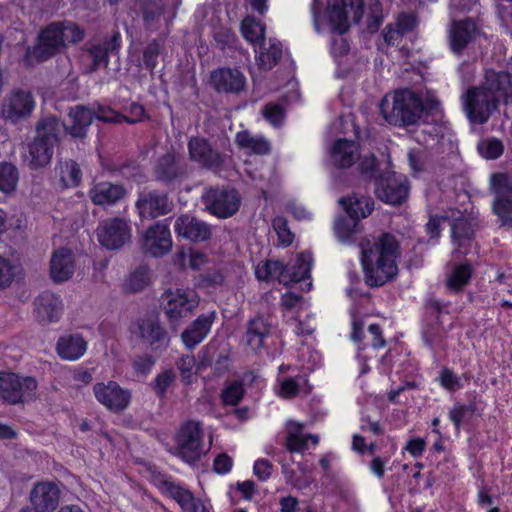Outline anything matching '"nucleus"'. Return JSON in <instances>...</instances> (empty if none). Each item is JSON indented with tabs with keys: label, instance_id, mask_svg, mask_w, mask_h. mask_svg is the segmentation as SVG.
Returning a JSON list of instances; mask_svg holds the SVG:
<instances>
[{
	"label": "nucleus",
	"instance_id": "obj_45",
	"mask_svg": "<svg viewBox=\"0 0 512 512\" xmlns=\"http://www.w3.org/2000/svg\"><path fill=\"white\" fill-rule=\"evenodd\" d=\"M151 282L150 270L147 266L141 265L136 268L126 279L124 290L130 293L143 291Z\"/></svg>",
	"mask_w": 512,
	"mask_h": 512
},
{
	"label": "nucleus",
	"instance_id": "obj_3",
	"mask_svg": "<svg viewBox=\"0 0 512 512\" xmlns=\"http://www.w3.org/2000/svg\"><path fill=\"white\" fill-rule=\"evenodd\" d=\"M363 7V0H332L329 4L328 17L333 34L331 54L338 62L350 49L343 35L349 30L350 22H360L364 12Z\"/></svg>",
	"mask_w": 512,
	"mask_h": 512
},
{
	"label": "nucleus",
	"instance_id": "obj_30",
	"mask_svg": "<svg viewBox=\"0 0 512 512\" xmlns=\"http://www.w3.org/2000/svg\"><path fill=\"white\" fill-rule=\"evenodd\" d=\"M161 489L180 505L183 512H209L204 504L196 499L189 490L170 480H162Z\"/></svg>",
	"mask_w": 512,
	"mask_h": 512
},
{
	"label": "nucleus",
	"instance_id": "obj_55",
	"mask_svg": "<svg viewBox=\"0 0 512 512\" xmlns=\"http://www.w3.org/2000/svg\"><path fill=\"white\" fill-rule=\"evenodd\" d=\"M244 388L240 381L230 383L221 394V399L225 405L236 406L243 398Z\"/></svg>",
	"mask_w": 512,
	"mask_h": 512
},
{
	"label": "nucleus",
	"instance_id": "obj_6",
	"mask_svg": "<svg viewBox=\"0 0 512 512\" xmlns=\"http://www.w3.org/2000/svg\"><path fill=\"white\" fill-rule=\"evenodd\" d=\"M68 116L71 124L66 128V133L77 139H84L87 136L88 128L95 118L105 123H121L124 119V115L102 105H98L96 110L77 105L70 109Z\"/></svg>",
	"mask_w": 512,
	"mask_h": 512
},
{
	"label": "nucleus",
	"instance_id": "obj_24",
	"mask_svg": "<svg viewBox=\"0 0 512 512\" xmlns=\"http://www.w3.org/2000/svg\"><path fill=\"white\" fill-rule=\"evenodd\" d=\"M65 48L66 45L56 21L50 23L41 31L35 54L39 59L47 60L61 53Z\"/></svg>",
	"mask_w": 512,
	"mask_h": 512
},
{
	"label": "nucleus",
	"instance_id": "obj_56",
	"mask_svg": "<svg viewBox=\"0 0 512 512\" xmlns=\"http://www.w3.org/2000/svg\"><path fill=\"white\" fill-rule=\"evenodd\" d=\"M16 266L8 258L0 256V290L8 288L15 278Z\"/></svg>",
	"mask_w": 512,
	"mask_h": 512
},
{
	"label": "nucleus",
	"instance_id": "obj_11",
	"mask_svg": "<svg viewBox=\"0 0 512 512\" xmlns=\"http://www.w3.org/2000/svg\"><path fill=\"white\" fill-rule=\"evenodd\" d=\"M121 46V34L113 31L110 36L103 39H92L82 47L83 56L90 61L86 66L87 73H93L106 68L109 64V56L117 54Z\"/></svg>",
	"mask_w": 512,
	"mask_h": 512
},
{
	"label": "nucleus",
	"instance_id": "obj_60",
	"mask_svg": "<svg viewBox=\"0 0 512 512\" xmlns=\"http://www.w3.org/2000/svg\"><path fill=\"white\" fill-rule=\"evenodd\" d=\"M263 116L272 125L279 126L284 119V110L278 104H268L263 108Z\"/></svg>",
	"mask_w": 512,
	"mask_h": 512
},
{
	"label": "nucleus",
	"instance_id": "obj_7",
	"mask_svg": "<svg viewBox=\"0 0 512 512\" xmlns=\"http://www.w3.org/2000/svg\"><path fill=\"white\" fill-rule=\"evenodd\" d=\"M189 174V164L182 155L173 150L157 157L152 167L153 179L169 189H175Z\"/></svg>",
	"mask_w": 512,
	"mask_h": 512
},
{
	"label": "nucleus",
	"instance_id": "obj_52",
	"mask_svg": "<svg viewBox=\"0 0 512 512\" xmlns=\"http://www.w3.org/2000/svg\"><path fill=\"white\" fill-rule=\"evenodd\" d=\"M477 150L486 159H497L503 154L504 145L501 140L492 137L479 141Z\"/></svg>",
	"mask_w": 512,
	"mask_h": 512
},
{
	"label": "nucleus",
	"instance_id": "obj_26",
	"mask_svg": "<svg viewBox=\"0 0 512 512\" xmlns=\"http://www.w3.org/2000/svg\"><path fill=\"white\" fill-rule=\"evenodd\" d=\"M431 310L430 316L426 321L423 330L422 337L425 344L434 349L441 345L445 338V330L439 321L440 313L442 312L443 305L436 299H431L427 304Z\"/></svg>",
	"mask_w": 512,
	"mask_h": 512
},
{
	"label": "nucleus",
	"instance_id": "obj_29",
	"mask_svg": "<svg viewBox=\"0 0 512 512\" xmlns=\"http://www.w3.org/2000/svg\"><path fill=\"white\" fill-rule=\"evenodd\" d=\"M34 306L36 319L41 324L58 321L63 309L60 297L47 291L35 299Z\"/></svg>",
	"mask_w": 512,
	"mask_h": 512
},
{
	"label": "nucleus",
	"instance_id": "obj_5",
	"mask_svg": "<svg viewBox=\"0 0 512 512\" xmlns=\"http://www.w3.org/2000/svg\"><path fill=\"white\" fill-rule=\"evenodd\" d=\"M38 383L34 377L0 371V401L7 405H23L37 398Z\"/></svg>",
	"mask_w": 512,
	"mask_h": 512
},
{
	"label": "nucleus",
	"instance_id": "obj_28",
	"mask_svg": "<svg viewBox=\"0 0 512 512\" xmlns=\"http://www.w3.org/2000/svg\"><path fill=\"white\" fill-rule=\"evenodd\" d=\"M171 247L172 240L167 225L158 222L147 230L144 238V248L152 256H162L166 254Z\"/></svg>",
	"mask_w": 512,
	"mask_h": 512
},
{
	"label": "nucleus",
	"instance_id": "obj_54",
	"mask_svg": "<svg viewBox=\"0 0 512 512\" xmlns=\"http://www.w3.org/2000/svg\"><path fill=\"white\" fill-rule=\"evenodd\" d=\"M175 378L176 376L173 370H164L156 376L151 387L159 398H163L166 395L168 388L175 381Z\"/></svg>",
	"mask_w": 512,
	"mask_h": 512
},
{
	"label": "nucleus",
	"instance_id": "obj_36",
	"mask_svg": "<svg viewBox=\"0 0 512 512\" xmlns=\"http://www.w3.org/2000/svg\"><path fill=\"white\" fill-rule=\"evenodd\" d=\"M86 348L87 343L79 334L63 336L57 342V353L64 360L79 359L85 353Z\"/></svg>",
	"mask_w": 512,
	"mask_h": 512
},
{
	"label": "nucleus",
	"instance_id": "obj_4",
	"mask_svg": "<svg viewBox=\"0 0 512 512\" xmlns=\"http://www.w3.org/2000/svg\"><path fill=\"white\" fill-rule=\"evenodd\" d=\"M384 119L394 126H410L418 123L424 113L422 99L409 89L398 90L390 103L385 97L380 104Z\"/></svg>",
	"mask_w": 512,
	"mask_h": 512
},
{
	"label": "nucleus",
	"instance_id": "obj_49",
	"mask_svg": "<svg viewBox=\"0 0 512 512\" xmlns=\"http://www.w3.org/2000/svg\"><path fill=\"white\" fill-rule=\"evenodd\" d=\"M19 180L18 169L11 163H0V190L9 193L15 190Z\"/></svg>",
	"mask_w": 512,
	"mask_h": 512
},
{
	"label": "nucleus",
	"instance_id": "obj_13",
	"mask_svg": "<svg viewBox=\"0 0 512 512\" xmlns=\"http://www.w3.org/2000/svg\"><path fill=\"white\" fill-rule=\"evenodd\" d=\"M202 201L212 215L225 219L237 213L241 197L234 188L216 186L205 189Z\"/></svg>",
	"mask_w": 512,
	"mask_h": 512
},
{
	"label": "nucleus",
	"instance_id": "obj_20",
	"mask_svg": "<svg viewBox=\"0 0 512 512\" xmlns=\"http://www.w3.org/2000/svg\"><path fill=\"white\" fill-rule=\"evenodd\" d=\"M487 94L493 96L499 104H512V76L506 71H485L484 80L478 85Z\"/></svg>",
	"mask_w": 512,
	"mask_h": 512
},
{
	"label": "nucleus",
	"instance_id": "obj_59",
	"mask_svg": "<svg viewBox=\"0 0 512 512\" xmlns=\"http://www.w3.org/2000/svg\"><path fill=\"white\" fill-rule=\"evenodd\" d=\"M360 173L370 180L376 182L381 174L377 168L376 158L374 156L364 157L359 164Z\"/></svg>",
	"mask_w": 512,
	"mask_h": 512
},
{
	"label": "nucleus",
	"instance_id": "obj_33",
	"mask_svg": "<svg viewBox=\"0 0 512 512\" xmlns=\"http://www.w3.org/2000/svg\"><path fill=\"white\" fill-rule=\"evenodd\" d=\"M88 194L95 205H113L125 197L126 189L120 184L99 182L89 190Z\"/></svg>",
	"mask_w": 512,
	"mask_h": 512
},
{
	"label": "nucleus",
	"instance_id": "obj_9",
	"mask_svg": "<svg viewBox=\"0 0 512 512\" xmlns=\"http://www.w3.org/2000/svg\"><path fill=\"white\" fill-rule=\"evenodd\" d=\"M493 213L498 217L500 227L512 230V175L495 173L490 177Z\"/></svg>",
	"mask_w": 512,
	"mask_h": 512
},
{
	"label": "nucleus",
	"instance_id": "obj_46",
	"mask_svg": "<svg viewBox=\"0 0 512 512\" xmlns=\"http://www.w3.org/2000/svg\"><path fill=\"white\" fill-rule=\"evenodd\" d=\"M262 51L259 55V65L264 70L272 69L282 57L281 44L276 40H269V47L260 44Z\"/></svg>",
	"mask_w": 512,
	"mask_h": 512
},
{
	"label": "nucleus",
	"instance_id": "obj_61",
	"mask_svg": "<svg viewBox=\"0 0 512 512\" xmlns=\"http://www.w3.org/2000/svg\"><path fill=\"white\" fill-rule=\"evenodd\" d=\"M114 171H117L122 177L130 179L135 178L140 173V167L133 160H127L120 164H114Z\"/></svg>",
	"mask_w": 512,
	"mask_h": 512
},
{
	"label": "nucleus",
	"instance_id": "obj_17",
	"mask_svg": "<svg viewBox=\"0 0 512 512\" xmlns=\"http://www.w3.org/2000/svg\"><path fill=\"white\" fill-rule=\"evenodd\" d=\"M132 332L153 350H163L169 346L170 337L157 317L139 318Z\"/></svg>",
	"mask_w": 512,
	"mask_h": 512
},
{
	"label": "nucleus",
	"instance_id": "obj_40",
	"mask_svg": "<svg viewBox=\"0 0 512 512\" xmlns=\"http://www.w3.org/2000/svg\"><path fill=\"white\" fill-rule=\"evenodd\" d=\"M235 142L241 149L249 150L251 153L258 155L268 154L271 150V145L265 137L252 135L247 130L238 132Z\"/></svg>",
	"mask_w": 512,
	"mask_h": 512
},
{
	"label": "nucleus",
	"instance_id": "obj_43",
	"mask_svg": "<svg viewBox=\"0 0 512 512\" xmlns=\"http://www.w3.org/2000/svg\"><path fill=\"white\" fill-rule=\"evenodd\" d=\"M165 11L163 0H145L141 5L143 23L146 30L156 31Z\"/></svg>",
	"mask_w": 512,
	"mask_h": 512
},
{
	"label": "nucleus",
	"instance_id": "obj_14",
	"mask_svg": "<svg viewBox=\"0 0 512 512\" xmlns=\"http://www.w3.org/2000/svg\"><path fill=\"white\" fill-rule=\"evenodd\" d=\"M198 306V300L194 292L176 289L168 290L161 297L160 307L164 311L170 326L176 331V322L190 315Z\"/></svg>",
	"mask_w": 512,
	"mask_h": 512
},
{
	"label": "nucleus",
	"instance_id": "obj_42",
	"mask_svg": "<svg viewBox=\"0 0 512 512\" xmlns=\"http://www.w3.org/2000/svg\"><path fill=\"white\" fill-rule=\"evenodd\" d=\"M339 204L344 208L347 215L359 221L369 216L374 209V201L371 198H341Z\"/></svg>",
	"mask_w": 512,
	"mask_h": 512
},
{
	"label": "nucleus",
	"instance_id": "obj_8",
	"mask_svg": "<svg viewBox=\"0 0 512 512\" xmlns=\"http://www.w3.org/2000/svg\"><path fill=\"white\" fill-rule=\"evenodd\" d=\"M189 159L201 169L219 174L228 167L231 155L214 147L208 139L191 137L187 144Z\"/></svg>",
	"mask_w": 512,
	"mask_h": 512
},
{
	"label": "nucleus",
	"instance_id": "obj_25",
	"mask_svg": "<svg viewBox=\"0 0 512 512\" xmlns=\"http://www.w3.org/2000/svg\"><path fill=\"white\" fill-rule=\"evenodd\" d=\"M174 229L178 236L192 242L207 241L211 237L210 226L188 214L180 215L176 219Z\"/></svg>",
	"mask_w": 512,
	"mask_h": 512
},
{
	"label": "nucleus",
	"instance_id": "obj_35",
	"mask_svg": "<svg viewBox=\"0 0 512 512\" xmlns=\"http://www.w3.org/2000/svg\"><path fill=\"white\" fill-rule=\"evenodd\" d=\"M331 160L338 168H348L359 159V146L355 141L338 139L331 149Z\"/></svg>",
	"mask_w": 512,
	"mask_h": 512
},
{
	"label": "nucleus",
	"instance_id": "obj_21",
	"mask_svg": "<svg viewBox=\"0 0 512 512\" xmlns=\"http://www.w3.org/2000/svg\"><path fill=\"white\" fill-rule=\"evenodd\" d=\"M209 83L218 93L239 94L245 89L246 79L238 69L222 67L210 73Z\"/></svg>",
	"mask_w": 512,
	"mask_h": 512
},
{
	"label": "nucleus",
	"instance_id": "obj_39",
	"mask_svg": "<svg viewBox=\"0 0 512 512\" xmlns=\"http://www.w3.org/2000/svg\"><path fill=\"white\" fill-rule=\"evenodd\" d=\"M473 268L469 263L456 264L446 277V287L449 291L459 293L470 283Z\"/></svg>",
	"mask_w": 512,
	"mask_h": 512
},
{
	"label": "nucleus",
	"instance_id": "obj_41",
	"mask_svg": "<svg viewBox=\"0 0 512 512\" xmlns=\"http://www.w3.org/2000/svg\"><path fill=\"white\" fill-rule=\"evenodd\" d=\"M450 226L454 243L461 246L463 241L471 240L474 237L477 222L472 217L460 215L451 220Z\"/></svg>",
	"mask_w": 512,
	"mask_h": 512
},
{
	"label": "nucleus",
	"instance_id": "obj_44",
	"mask_svg": "<svg viewBox=\"0 0 512 512\" xmlns=\"http://www.w3.org/2000/svg\"><path fill=\"white\" fill-rule=\"evenodd\" d=\"M477 412V406L474 402L469 404L455 403L449 411V419L454 424L455 430L460 431L461 426L470 423Z\"/></svg>",
	"mask_w": 512,
	"mask_h": 512
},
{
	"label": "nucleus",
	"instance_id": "obj_18",
	"mask_svg": "<svg viewBox=\"0 0 512 512\" xmlns=\"http://www.w3.org/2000/svg\"><path fill=\"white\" fill-rule=\"evenodd\" d=\"M174 207L168 194L159 190L144 191L139 194L136 208L141 218L154 219L167 215Z\"/></svg>",
	"mask_w": 512,
	"mask_h": 512
},
{
	"label": "nucleus",
	"instance_id": "obj_23",
	"mask_svg": "<svg viewBox=\"0 0 512 512\" xmlns=\"http://www.w3.org/2000/svg\"><path fill=\"white\" fill-rule=\"evenodd\" d=\"M478 32L477 24L472 18L453 21L448 35L451 51L461 55Z\"/></svg>",
	"mask_w": 512,
	"mask_h": 512
},
{
	"label": "nucleus",
	"instance_id": "obj_62",
	"mask_svg": "<svg viewBox=\"0 0 512 512\" xmlns=\"http://www.w3.org/2000/svg\"><path fill=\"white\" fill-rule=\"evenodd\" d=\"M418 23L417 15L414 13H401L397 18V29L404 35L412 31Z\"/></svg>",
	"mask_w": 512,
	"mask_h": 512
},
{
	"label": "nucleus",
	"instance_id": "obj_38",
	"mask_svg": "<svg viewBox=\"0 0 512 512\" xmlns=\"http://www.w3.org/2000/svg\"><path fill=\"white\" fill-rule=\"evenodd\" d=\"M312 255L310 252L300 253L293 264L285 266L288 276V285L298 283L310 278Z\"/></svg>",
	"mask_w": 512,
	"mask_h": 512
},
{
	"label": "nucleus",
	"instance_id": "obj_57",
	"mask_svg": "<svg viewBox=\"0 0 512 512\" xmlns=\"http://www.w3.org/2000/svg\"><path fill=\"white\" fill-rule=\"evenodd\" d=\"M195 365L196 359L193 355H183L176 362V367L180 371L182 381L185 384H190L192 382Z\"/></svg>",
	"mask_w": 512,
	"mask_h": 512
},
{
	"label": "nucleus",
	"instance_id": "obj_16",
	"mask_svg": "<svg viewBox=\"0 0 512 512\" xmlns=\"http://www.w3.org/2000/svg\"><path fill=\"white\" fill-rule=\"evenodd\" d=\"M97 236L103 247L109 250H117L130 242L131 226L124 218H110L98 226Z\"/></svg>",
	"mask_w": 512,
	"mask_h": 512
},
{
	"label": "nucleus",
	"instance_id": "obj_37",
	"mask_svg": "<svg viewBox=\"0 0 512 512\" xmlns=\"http://www.w3.org/2000/svg\"><path fill=\"white\" fill-rule=\"evenodd\" d=\"M303 425L295 422L289 424L288 433L285 439V447L289 452H303L308 448V441L311 440L314 445L318 444L317 435H303Z\"/></svg>",
	"mask_w": 512,
	"mask_h": 512
},
{
	"label": "nucleus",
	"instance_id": "obj_51",
	"mask_svg": "<svg viewBox=\"0 0 512 512\" xmlns=\"http://www.w3.org/2000/svg\"><path fill=\"white\" fill-rule=\"evenodd\" d=\"M62 33L65 45L77 44L85 37V30L73 21H57Z\"/></svg>",
	"mask_w": 512,
	"mask_h": 512
},
{
	"label": "nucleus",
	"instance_id": "obj_1",
	"mask_svg": "<svg viewBox=\"0 0 512 512\" xmlns=\"http://www.w3.org/2000/svg\"><path fill=\"white\" fill-rule=\"evenodd\" d=\"M365 282L370 287H380L398 274L396 259L399 244L394 235L383 233L373 241L364 239L359 243Z\"/></svg>",
	"mask_w": 512,
	"mask_h": 512
},
{
	"label": "nucleus",
	"instance_id": "obj_31",
	"mask_svg": "<svg viewBox=\"0 0 512 512\" xmlns=\"http://www.w3.org/2000/svg\"><path fill=\"white\" fill-rule=\"evenodd\" d=\"M75 271L74 256L70 249L60 248L53 252L50 260V276L55 283L69 280Z\"/></svg>",
	"mask_w": 512,
	"mask_h": 512
},
{
	"label": "nucleus",
	"instance_id": "obj_19",
	"mask_svg": "<svg viewBox=\"0 0 512 512\" xmlns=\"http://www.w3.org/2000/svg\"><path fill=\"white\" fill-rule=\"evenodd\" d=\"M93 391L96 399L114 413L125 410L131 401L130 391L123 389L115 381H109L106 384L96 383Z\"/></svg>",
	"mask_w": 512,
	"mask_h": 512
},
{
	"label": "nucleus",
	"instance_id": "obj_22",
	"mask_svg": "<svg viewBox=\"0 0 512 512\" xmlns=\"http://www.w3.org/2000/svg\"><path fill=\"white\" fill-rule=\"evenodd\" d=\"M33 512H54L60 501V489L52 482H39L30 491Z\"/></svg>",
	"mask_w": 512,
	"mask_h": 512
},
{
	"label": "nucleus",
	"instance_id": "obj_32",
	"mask_svg": "<svg viewBox=\"0 0 512 512\" xmlns=\"http://www.w3.org/2000/svg\"><path fill=\"white\" fill-rule=\"evenodd\" d=\"M215 320V312L201 314L181 334V340L186 348L193 349L208 335Z\"/></svg>",
	"mask_w": 512,
	"mask_h": 512
},
{
	"label": "nucleus",
	"instance_id": "obj_48",
	"mask_svg": "<svg viewBox=\"0 0 512 512\" xmlns=\"http://www.w3.org/2000/svg\"><path fill=\"white\" fill-rule=\"evenodd\" d=\"M358 223L359 221L348 215L338 219L334 226L338 239L343 243L352 242L354 235L358 232Z\"/></svg>",
	"mask_w": 512,
	"mask_h": 512
},
{
	"label": "nucleus",
	"instance_id": "obj_34",
	"mask_svg": "<svg viewBox=\"0 0 512 512\" xmlns=\"http://www.w3.org/2000/svg\"><path fill=\"white\" fill-rule=\"evenodd\" d=\"M272 329L270 317L257 315L250 319L247 324V331L244 336L245 342L253 350L263 347L264 339L269 336Z\"/></svg>",
	"mask_w": 512,
	"mask_h": 512
},
{
	"label": "nucleus",
	"instance_id": "obj_2",
	"mask_svg": "<svg viewBox=\"0 0 512 512\" xmlns=\"http://www.w3.org/2000/svg\"><path fill=\"white\" fill-rule=\"evenodd\" d=\"M68 125H65L56 116L41 118L35 127L36 135L27 144L26 152L23 153V161L33 170L46 167L50 164L55 146L60 142V135L66 132Z\"/></svg>",
	"mask_w": 512,
	"mask_h": 512
},
{
	"label": "nucleus",
	"instance_id": "obj_58",
	"mask_svg": "<svg viewBox=\"0 0 512 512\" xmlns=\"http://www.w3.org/2000/svg\"><path fill=\"white\" fill-rule=\"evenodd\" d=\"M273 228L276 231L279 241L283 246H289L294 239L293 233L288 227V222L284 217L278 216L273 219Z\"/></svg>",
	"mask_w": 512,
	"mask_h": 512
},
{
	"label": "nucleus",
	"instance_id": "obj_15",
	"mask_svg": "<svg viewBox=\"0 0 512 512\" xmlns=\"http://www.w3.org/2000/svg\"><path fill=\"white\" fill-rule=\"evenodd\" d=\"M409 185L405 175L386 171L375 182L376 197L390 205H401L408 197Z\"/></svg>",
	"mask_w": 512,
	"mask_h": 512
},
{
	"label": "nucleus",
	"instance_id": "obj_27",
	"mask_svg": "<svg viewBox=\"0 0 512 512\" xmlns=\"http://www.w3.org/2000/svg\"><path fill=\"white\" fill-rule=\"evenodd\" d=\"M35 107L33 96L28 91L18 90L14 92L3 106V116L5 119L17 122L28 117Z\"/></svg>",
	"mask_w": 512,
	"mask_h": 512
},
{
	"label": "nucleus",
	"instance_id": "obj_47",
	"mask_svg": "<svg viewBox=\"0 0 512 512\" xmlns=\"http://www.w3.org/2000/svg\"><path fill=\"white\" fill-rule=\"evenodd\" d=\"M60 181L63 187H76L82 179V172L74 160H67L60 164Z\"/></svg>",
	"mask_w": 512,
	"mask_h": 512
},
{
	"label": "nucleus",
	"instance_id": "obj_63",
	"mask_svg": "<svg viewBox=\"0 0 512 512\" xmlns=\"http://www.w3.org/2000/svg\"><path fill=\"white\" fill-rule=\"evenodd\" d=\"M440 382L444 388L450 391H455L461 387L459 378L448 368L441 371Z\"/></svg>",
	"mask_w": 512,
	"mask_h": 512
},
{
	"label": "nucleus",
	"instance_id": "obj_50",
	"mask_svg": "<svg viewBox=\"0 0 512 512\" xmlns=\"http://www.w3.org/2000/svg\"><path fill=\"white\" fill-rule=\"evenodd\" d=\"M241 29L246 40L251 43L264 45L265 27L260 22L246 18L242 21Z\"/></svg>",
	"mask_w": 512,
	"mask_h": 512
},
{
	"label": "nucleus",
	"instance_id": "obj_10",
	"mask_svg": "<svg viewBox=\"0 0 512 512\" xmlns=\"http://www.w3.org/2000/svg\"><path fill=\"white\" fill-rule=\"evenodd\" d=\"M463 110L471 124L483 125L498 110L499 103L479 86L469 87L461 96Z\"/></svg>",
	"mask_w": 512,
	"mask_h": 512
},
{
	"label": "nucleus",
	"instance_id": "obj_53",
	"mask_svg": "<svg viewBox=\"0 0 512 512\" xmlns=\"http://www.w3.org/2000/svg\"><path fill=\"white\" fill-rule=\"evenodd\" d=\"M162 43L158 39L149 42L142 53L143 67L150 73H153L158 64V58L161 53Z\"/></svg>",
	"mask_w": 512,
	"mask_h": 512
},
{
	"label": "nucleus",
	"instance_id": "obj_64",
	"mask_svg": "<svg viewBox=\"0 0 512 512\" xmlns=\"http://www.w3.org/2000/svg\"><path fill=\"white\" fill-rule=\"evenodd\" d=\"M273 465L267 459H259L254 463L253 471L260 481H266L272 473Z\"/></svg>",
	"mask_w": 512,
	"mask_h": 512
},
{
	"label": "nucleus",
	"instance_id": "obj_12",
	"mask_svg": "<svg viewBox=\"0 0 512 512\" xmlns=\"http://www.w3.org/2000/svg\"><path fill=\"white\" fill-rule=\"evenodd\" d=\"M176 450L177 455L189 464L195 463L206 453L200 422L190 420L181 426L176 436Z\"/></svg>",
	"mask_w": 512,
	"mask_h": 512
}]
</instances>
